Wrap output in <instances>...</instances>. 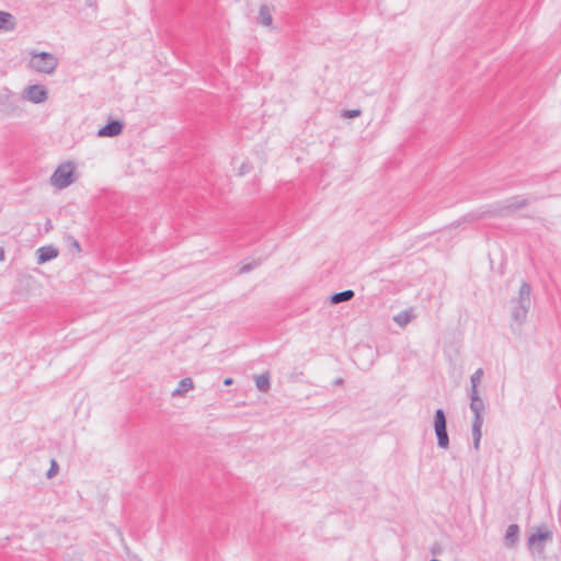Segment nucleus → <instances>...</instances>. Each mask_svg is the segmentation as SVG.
<instances>
[{
    "mask_svg": "<svg viewBox=\"0 0 561 561\" xmlns=\"http://www.w3.org/2000/svg\"><path fill=\"white\" fill-rule=\"evenodd\" d=\"M528 205L527 199L517 196L490 205L485 210L470 213L462 218V222H470L484 217H505L517 209Z\"/></svg>",
    "mask_w": 561,
    "mask_h": 561,
    "instance_id": "nucleus-1",
    "label": "nucleus"
},
{
    "mask_svg": "<svg viewBox=\"0 0 561 561\" xmlns=\"http://www.w3.org/2000/svg\"><path fill=\"white\" fill-rule=\"evenodd\" d=\"M255 386L260 391L266 392L270 389V376L267 374L256 376Z\"/></svg>",
    "mask_w": 561,
    "mask_h": 561,
    "instance_id": "nucleus-18",
    "label": "nucleus"
},
{
    "mask_svg": "<svg viewBox=\"0 0 561 561\" xmlns=\"http://www.w3.org/2000/svg\"><path fill=\"white\" fill-rule=\"evenodd\" d=\"M73 248H77L78 250H80V245H79V242L77 240L73 241Z\"/></svg>",
    "mask_w": 561,
    "mask_h": 561,
    "instance_id": "nucleus-26",
    "label": "nucleus"
},
{
    "mask_svg": "<svg viewBox=\"0 0 561 561\" xmlns=\"http://www.w3.org/2000/svg\"><path fill=\"white\" fill-rule=\"evenodd\" d=\"M260 263L259 262H251V263H248V264H244L241 268H240V273L244 274V273H249L251 272L252 270H254Z\"/></svg>",
    "mask_w": 561,
    "mask_h": 561,
    "instance_id": "nucleus-23",
    "label": "nucleus"
},
{
    "mask_svg": "<svg viewBox=\"0 0 561 561\" xmlns=\"http://www.w3.org/2000/svg\"><path fill=\"white\" fill-rule=\"evenodd\" d=\"M530 293L531 287L528 283L523 282L518 291V297L512 299V319L517 322L518 324H522L526 318L527 313L529 311L531 299H530Z\"/></svg>",
    "mask_w": 561,
    "mask_h": 561,
    "instance_id": "nucleus-3",
    "label": "nucleus"
},
{
    "mask_svg": "<svg viewBox=\"0 0 561 561\" xmlns=\"http://www.w3.org/2000/svg\"><path fill=\"white\" fill-rule=\"evenodd\" d=\"M342 382H343V379H342V378H337V379L335 380V383H336V385H340V383H342Z\"/></svg>",
    "mask_w": 561,
    "mask_h": 561,
    "instance_id": "nucleus-27",
    "label": "nucleus"
},
{
    "mask_svg": "<svg viewBox=\"0 0 561 561\" xmlns=\"http://www.w3.org/2000/svg\"><path fill=\"white\" fill-rule=\"evenodd\" d=\"M431 561H440V560H438V559H432Z\"/></svg>",
    "mask_w": 561,
    "mask_h": 561,
    "instance_id": "nucleus-28",
    "label": "nucleus"
},
{
    "mask_svg": "<svg viewBox=\"0 0 561 561\" xmlns=\"http://www.w3.org/2000/svg\"><path fill=\"white\" fill-rule=\"evenodd\" d=\"M359 115H360V110H358V108L346 110L342 114V116L346 117V118H355V117H358Z\"/></svg>",
    "mask_w": 561,
    "mask_h": 561,
    "instance_id": "nucleus-22",
    "label": "nucleus"
},
{
    "mask_svg": "<svg viewBox=\"0 0 561 561\" xmlns=\"http://www.w3.org/2000/svg\"><path fill=\"white\" fill-rule=\"evenodd\" d=\"M434 431L437 437V446L447 449L449 447V436L447 433V420L443 409L435 411Z\"/></svg>",
    "mask_w": 561,
    "mask_h": 561,
    "instance_id": "nucleus-5",
    "label": "nucleus"
},
{
    "mask_svg": "<svg viewBox=\"0 0 561 561\" xmlns=\"http://www.w3.org/2000/svg\"><path fill=\"white\" fill-rule=\"evenodd\" d=\"M470 410L473 413V419H483L482 412L485 409L484 402L479 394V390L469 391Z\"/></svg>",
    "mask_w": 561,
    "mask_h": 561,
    "instance_id": "nucleus-9",
    "label": "nucleus"
},
{
    "mask_svg": "<svg viewBox=\"0 0 561 561\" xmlns=\"http://www.w3.org/2000/svg\"><path fill=\"white\" fill-rule=\"evenodd\" d=\"M124 128V124L118 121H110L106 125H104L102 128L99 129L98 136L99 137H115L122 134Z\"/></svg>",
    "mask_w": 561,
    "mask_h": 561,
    "instance_id": "nucleus-10",
    "label": "nucleus"
},
{
    "mask_svg": "<svg viewBox=\"0 0 561 561\" xmlns=\"http://www.w3.org/2000/svg\"><path fill=\"white\" fill-rule=\"evenodd\" d=\"M15 28L14 16L5 11H0V30L13 31Z\"/></svg>",
    "mask_w": 561,
    "mask_h": 561,
    "instance_id": "nucleus-14",
    "label": "nucleus"
},
{
    "mask_svg": "<svg viewBox=\"0 0 561 561\" xmlns=\"http://www.w3.org/2000/svg\"><path fill=\"white\" fill-rule=\"evenodd\" d=\"M271 8L267 4H262L259 10V22L264 26H271L273 18Z\"/></svg>",
    "mask_w": 561,
    "mask_h": 561,
    "instance_id": "nucleus-16",
    "label": "nucleus"
},
{
    "mask_svg": "<svg viewBox=\"0 0 561 561\" xmlns=\"http://www.w3.org/2000/svg\"><path fill=\"white\" fill-rule=\"evenodd\" d=\"M22 99L35 104L44 103L48 99V91L43 84H32L23 90Z\"/></svg>",
    "mask_w": 561,
    "mask_h": 561,
    "instance_id": "nucleus-6",
    "label": "nucleus"
},
{
    "mask_svg": "<svg viewBox=\"0 0 561 561\" xmlns=\"http://www.w3.org/2000/svg\"><path fill=\"white\" fill-rule=\"evenodd\" d=\"M232 381H233V380H232V378H226V379L224 380V385H225V386H230V385H232Z\"/></svg>",
    "mask_w": 561,
    "mask_h": 561,
    "instance_id": "nucleus-25",
    "label": "nucleus"
},
{
    "mask_svg": "<svg viewBox=\"0 0 561 561\" xmlns=\"http://www.w3.org/2000/svg\"><path fill=\"white\" fill-rule=\"evenodd\" d=\"M58 250L53 245H45L37 249V263L44 264L58 256Z\"/></svg>",
    "mask_w": 561,
    "mask_h": 561,
    "instance_id": "nucleus-11",
    "label": "nucleus"
},
{
    "mask_svg": "<svg viewBox=\"0 0 561 561\" xmlns=\"http://www.w3.org/2000/svg\"><path fill=\"white\" fill-rule=\"evenodd\" d=\"M354 295H355L354 291L351 290V289L343 290V291L333 294L330 297V301H331V304L336 305V304H340V302H344V301L351 300L354 297Z\"/></svg>",
    "mask_w": 561,
    "mask_h": 561,
    "instance_id": "nucleus-17",
    "label": "nucleus"
},
{
    "mask_svg": "<svg viewBox=\"0 0 561 561\" xmlns=\"http://www.w3.org/2000/svg\"><path fill=\"white\" fill-rule=\"evenodd\" d=\"M194 388V382L191 378H183L180 380L178 387L173 390V397L184 396L188 390Z\"/></svg>",
    "mask_w": 561,
    "mask_h": 561,
    "instance_id": "nucleus-15",
    "label": "nucleus"
},
{
    "mask_svg": "<svg viewBox=\"0 0 561 561\" xmlns=\"http://www.w3.org/2000/svg\"><path fill=\"white\" fill-rule=\"evenodd\" d=\"M73 182V171L68 167H59L51 175V183L58 188H65Z\"/></svg>",
    "mask_w": 561,
    "mask_h": 561,
    "instance_id": "nucleus-7",
    "label": "nucleus"
},
{
    "mask_svg": "<svg viewBox=\"0 0 561 561\" xmlns=\"http://www.w3.org/2000/svg\"><path fill=\"white\" fill-rule=\"evenodd\" d=\"M411 318L412 317L409 311H401L400 313H398L397 316L393 317V321L397 324L403 327L411 321Z\"/></svg>",
    "mask_w": 561,
    "mask_h": 561,
    "instance_id": "nucleus-20",
    "label": "nucleus"
},
{
    "mask_svg": "<svg viewBox=\"0 0 561 561\" xmlns=\"http://www.w3.org/2000/svg\"><path fill=\"white\" fill-rule=\"evenodd\" d=\"M5 260V252H4V249L2 247H0V261H4Z\"/></svg>",
    "mask_w": 561,
    "mask_h": 561,
    "instance_id": "nucleus-24",
    "label": "nucleus"
},
{
    "mask_svg": "<svg viewBox=\"0 0 561 561\" xmlns=\"http://www.w3.org/2000/svg\"><path fill=\"white\" fill-rule=\"evenodd\" d=\"M24 113V102L21 95L3 87L0 89V115L2 117H21Z\"/></svg>",
    "mask_w": 561,
    "mask_h": 561,
    "instance_id": "nucleus-2",
    "label": "nucleus"
},
{
    "mask_svg": "<svg viewBox=\"0 0 561 561\" xmlns=\"http://www.w3.org/2000/svg\"><path fill=\"white\" fill-rule=\"evenodd\" d=\"M483 369L482 368H478L470 377V383H471V387H470V390L469 391H473V390H478V386L479 383L481 382V379L483 377Z\"/></svg>",
    "mask_w": 561,
    "mask_h": 561,
    "instance_id": "nucleus-19",
    "label": "nucleus"
},
{
    "mask_svg": "<svg viewBox=\"0 0 561 561\" xmlns=\"http://www.w3.org/2000/svg\"><path fill=\"white\" fill-rule=\"evenodd\" d=\"M482 425H483V419H473L472 420V440H473V448L476 450H479L480 448V440L482 437Z\"/></svg>",
    "mask_w": 561,
    "mask_h": 561,
    "instance_id": "nucleus-12",
    "label": "nucleus"
},
{
    "mask_svg": "<svg viewBox=\"0 0 561 561\" xmlns=\"http://www.w3.org/2000/svg\"><path fill=\"white\" fill-rule=\"evenodd\" d=\"M552 531L547 529L545 526L538 527L535 533H531L528 537V546L535 548L538 551L542 550L541 541L552 540Z\"/></svg>",
    "mask_w": 561,
    "mask_h": 561,
    "instance_id": "nucleus-8",
    "label": "nucleus"
},
{
    "mask_svg": "<svg viewBox=\"0 0 561 561\" xmlns=\"http://www.w3.org/2000/svg\"><path fill=\"white\" fill-rule=\"evenodd\" d=\"M30 66L43 73H51L58 66V59L50 53L33 54L30 60Z\"/></svg>",
    "mask_w": 561,
    "mask_h": 561,
    "instance_id": "nucleus-4",
    "label": "nucleus"
},
{
    "mask_svg": "<svg viewBox=\"0 0 561 561\" xmlns=\"http://www.w3.org/2000/svg\"><path fill=\"white\" fill-rule=\"evenodd\" d=\"M58 469H59V467H58L57 461H56L55 459H53V460L50 461V468H49V469L47 470V472H46V477H47L48 479L54 478V477L57 474Z\"/></svg>",
    "mask_w": 561,
    "mask_h": 561,
    "instance_id": "nucleus-21",
    "label": "nucleus"
},
{
    "mask_svg": "<svg viewBox=\"0 0 561 561\" xmlns=\"http://www.w3.org/2000/svg\"><path fill=\"white\" fill-rule=\"evenodd\" d=\"M519 538V526L516 524H511L505 533V542L508 547H514Z\"/></svg>",
    "mask_w": 561,
    "mask_h": 561,
    "instance_id": "nucleus-13",
    "label": "nucleus"
}]
</instances>
